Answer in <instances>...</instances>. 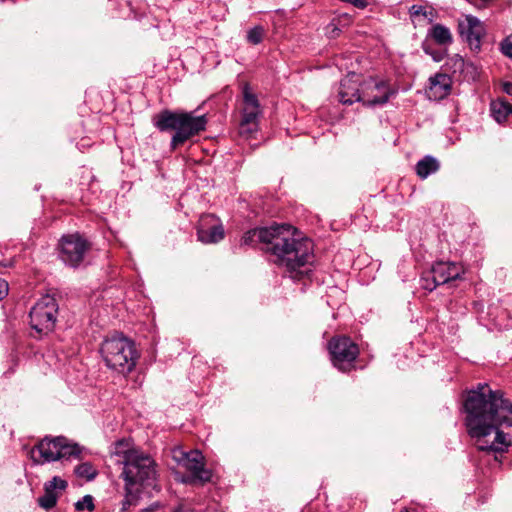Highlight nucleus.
Returning <instances> with one entry per match:
<instances>
[{"mask_svg":"<svg viewBox=\"0 0 512 512\" xmlns=\"http://www.w3.org/2000/svg\"><path fill=\"white\" fill-rule=\"evenodd\" d=\"M465 425L481 451L503 453L512 445V436L499 430L512 427V402L501 390L479 383L468 392L464 402Z\"/></svg>","mask_w":512,"mask_h":512,"instance_id":"f257e3e1","label":"nucleus"},{"mask_svg":"<svg viewBox=\"0 0 512 512\" xmlns=\"http://www.w3.org/2000/svg\"><path fill=\"white\" fill-rule=\"evenodd\" d=\"M273 257V262L285 267L289 276L300 280L310 271L312 263V241L300 237L288 224L255 228L247 231L241 238V246H257Z\"/></svg>","mask_w":512,"mask_h":512,"instance_id":"f03ea898","label":"nucleus"},{"mask_svg":"<svg viewBox=\"0 0 512 512\" xmlns=\"http://www.w3.org/2000/svg\"><path fill=\"white\" fill-rule=\"evenodd\" d=\"M122 476L125 481V499L123 510L136 505L139 495L148 488L156 487V463L146 453L139 449H128L123 452Z\"/></svg>","mask_w":512,"mask_h":512,"instance_id":"7ed1b4c3","label":"nucleus"},{"mask_svg":"<svg viewBox=\"0 0 512 512\" xmlns=\"http://www.w3.org/2000/svg\"><path fill=\"white\" fill-rule=\"evenodd\" d=\"M152 121L161 132L174 131L170 142L171 150H176L204 131L208 122L205 115L195 116L193 112H176L168 109L156 114Z\"/></svg>","mask_w":512,"mask_h":512,"instance_id":"20e7f679","label":"nucleus"},{"mask_svg":"<svg viewBox=\"0 0 512 512\" xmlns=\"http://www.w3.org/2000/svg\"><path fill=\"white\" fill-rule=\"evenodd\" d=\"M100 353L109 369L124 375L135 368L139 358L135 343L122 333L107 336L101 344Z\"/></svg>","mask_w":512,"mask_h":512,"instance_id":"39448f33","label":"nucleus"},{"mask_svg":"<svg viewBox=\"0 0 512 512\" xmlns=\"http://www.w3.org/2000/svg\"><path fill=\"white\" fill-rule=\"evenodd\" d=\"M331 362L341 372H349L355 368V360L359 355L358 345L347 336H336L328 342Z\"/></svg>","mask_w":512,"mask_h":512,"instance_id":"423d86ee","label":"nucleus"},{"mask_svg":"<svg viewBox=\"0 0 512 512\" xmlns=\"http://www.w3.org/2000/svg\"><path fill=\"white\" fill-rule=\"evenodd\" d=\"M240 113V134L249 137L258 130L259 118L262 115V107L257 95L252 92L248 84H245L242 89Z\"/></svg>","mask_w":512,"mask_h":512,"instance_id":"0eeeda50","label":"nucleus"},{"mask_svg":"<svg viewBox=\"0 0 512 512\" xmlns=\"http://www.w3.org/2000/svg\"><path fill=\"white\" fill-rule=\"evenodd\" d=\"M58 314V303L55 293L51 290L42 294L34 304V331L40 335H47L55 327Z\"/></svg>","mask_w":512,"mask_h":512,"instance_id":"6e6552de","label":"nucleus"},{"mask_svg":"<svg viewBox=\"0 0 512 512\" xmlns=\"http://www.w3.org/2000/svg\"><path fill=\"white\" fill-rule=\"evenodd\" d=\"M90 248L91 244L78 233L63 235L59 241V257L65 265L76 269Z\"/></svg>","mask_w":512,"mask_h":512,"instance_id":"1a4fd4ad","label":"nucleus"},{"mask_svg":"<svg viewBox=\"0 0 512 512\" xmlns=\"http://www.w3.org/2000/svg\"><path fill=\"white\" fill-rule=\"evenodd\" d=\"M361 103L367 107L382 106L386 104L395 93L389 84L383 80L368 78L362 81Z\"/></svg>","mask_w":512,"mask_h":512,"instance_id":"9d476101","label":"nucleus"},{"mask_svg":"<svg viewBox=\"0 0 512 512\" xmlns=\"http://www.w3.org/2000/svg\"><path fill=\"white\" fill-rule=\"evenodd\" d=\"M173 458L191 472L194 480L202 483L211 480V471L205 468L204 457L199 450L185 452L181 449H175L173 451Z\"/></svg>","mask_w":512,"mask_h":512,"instance_id":"9b49d317","label":"nucleus"},{"mask_svg":"<svg viewBox=\"0 0 512 512\" xmlns=\"http://www.w3.org/2000/svg\"><path fill=\"white\" fill-rule=\"evenodd\" d=\"M458 31L460 36L468 43L473 51H480L482 38L485 35L484 24L473 15H466L464 19L459 20Z\"/></svg>","mask_w":512,"mask_h":512,"instance_id":"f8f14e48","label":"nucleus"},{"mask_svg":"<svg viewBox=\"0 0 512 512\" xmlns=\"http://www.w3.org/2000/svg\"><path fill=\"white\" fill-rule=\"evenodd\" d=\"M463 274V266L456 262L439 261L428 271V276H431L432 280L440 285L460 279Z\"/></svg>","mask_w":512,"mask_h":512,"instance_id":"ddd939ff","label":"nucleus"},{"mask_svg":"<svg viewBox=\"0 0 512 512\" xmlns=\"http://www.w3.org/2000/svg\"><path fill=\"white\" fill-rule=\"evenodd\" d=\"M361 85L362 81L359 75L355 73L348 74L340 82L338 91L339 101L345 105L361 102Z\"/></svg>","mask_w":512,"mask_h":512,"instance_id":"4468645a","label":"nucleus"},{"mask_svg":"<svg viewBox=\"0 0 512 512\" xmlns=\"http://www.w3.org/2000/svg\"><path fill=\"white\" fill-rule=\"evenodd\" d=\"M213 215H205L201 218L197 228L198 240L205 244L217 243L224 238V229L221 224L213 223Z\"/></svg>","mask_w":512,"mask_h":512,"instance_id":"2eb2a0df","label":"nucleus"},{"mask_svg":"<svg viewBox=\"0 0 512 512\" xmlns=\"http://www.w3.org/2000/svg\"><path fill=\"white\" fill-rule=\"evenodd\" d=\"M452 89V79L446 73H436L429 78L428 96L434 100L447 97Z\"/></svg>","mask_w":512,"mask_h":512,"instance_id":"dca6fc26","label":"nucleus"},{"mask_svg":"<svg viewBox=\"0 0 512 512\" xmlns=\"http://www.w3.org/2000/svg\"><path fill=\"white\" fill-rule=\"evenodd\" d=\"M61 443H64V436L55 438L45 437L34 446V449L37 448L43 462L56 461L59 460V448H61Z\"/></svg>","mask_w":512,"mask_h":512,"instance_id":"f3484780","label":"nucleus"},{"mask_svg":"<svg viewBox=\"0 0 512 512\" xmlns=\"http://www.w3.org/2000/svg\"><path fill=\"white\" fill-rule=\"evenodd\" d=\"M439 168V161L435 157L427 155L417 162L415 171L420 179H426L431 174L436 173Z\"/></svg>","mask_w":512,"mask_h":512,"instance_id":"a211bd4d","label":"nucleus"},{"mask_svg":"<svg viewBox=\"0 0 512 512\" xmlns=\"http://www.w3.org/2000/svg\"><path fill=\"white\" fill-rule=\"evenodd\" d=\"M427 37L438 45L448 46L453 42V36L448 27L442 24H434L428 31Z\"/></svg>","mask_w":512,"mask_h":512,"instance_id":"6ab92c4d","label":"nucleus"},{"mask_svg":"<svg viewBox=\"0 0 512 512\" xmlns=\"http://www.w3.org/2000/svg\"><path fill=\"white\" fill-rule=\"evenodd\" d=\"M490 111L492 117L498 122L502 123L512 115V104L504 99H497L491 102Z\"/></svg>","mask_w":512,"mask_h":512,"instance_id":"aec40b11","label":"nucleus"},{"mask_svg":"<svg viewBox=\"0 0 512 512\" xmlns=\"http://www.w3.org/2000/svg\"><path fill=\"white\" fill-rule=\"evenodd\" d=\"M81 452L82 448L77 443L64 437V443H61V448H59V460L79 459Z\"/></svg>","mask_w":512,"mask_h":512,"instance_id":"412c9836","label":"nucleus"},{"mask_svg":"<svg viewBox=\"0 0 512 512\" xmlns=\"http://www.w3.org/2000/svg\"><path fill=\"white\" fill-rule=\"evenodd\" d=\"M68 484L67 481L64 479H61L58 476L53 477L50 481H47L44 484V491L48 495H53L56 497V500L61 495V492H63L67 488Z\"/></svg>","mask_w":512,"mask_h":512,"instance_id":"4be33fe9","label":"nucleus"},{"mask_svg":"<svg viewBox=\"0 0 512 512\" xmlns=\"http://www.w3.org/2000/svg\"><path fill=\"white\" fill-rule=\"evenodd\" d=\"M74 473L77 477L86 479L87 481L93 480L98 472L97 469L90 462H83L74 468Z\"/></svg>","mask_w":512,"mask_h":512,"instance_id":"5701e85b","label":"nucleus"},{"mask_svg":"<svg viewBox=\"0 0 512 512\" xmlns=\"http://www.w3.org/2000/svg\"><path fill=\"white\" fill-rule=\"evenodd\" d=\"M265 30L262 26H255L247 32V41L250 44L257 45L262 42Z\"/></svg>","mask_w":512,"mask_h":512,"instance_id":"b1692460","label":"nucleus"},{"mask_svg":"<svg viewBox=\"0 0 512 512\" xmlns=\"http://www.w3.org/2000/svg\"><path fill=\"white\" fill-rule=\"evenodd\" d=\"M423 51L430 55L435 62H440L444 59L446 51L433 48L427 40L422 43Z\"/></svg>","mask_w":512,"mask_h":512,"instance_id":"393cba45","label":"nucleus"},{"mask_svg":"<svg viewBox=\"0 0 512 512\" xmlns=\"http://www.w3.org/2000/svg\"><path fill=\"white\" fill-rule=\"evenodd\" d=\"M57 503L56 497L45 493L43 496L38 498V504L41 508L46 511L52 509Z\"/></svg>","mask_w":512,"mask_h":512,"instance_id":"a878e982","label":"nucleus"},{"mask_svg":"<svg viewBox=\"0 0 512 512\" xmlns=\"http://www.w3.org/2000/svg\"><path fill=\"white\" fill-rule=\"evenodd\" d=\"M75 509L77 511H83L85 509L92 511L94 509L93 497L91 495H85L81 500L75 503Z\"/></svg>","mask_w":512,"mask_h":512,"instance_id":"bb28decb","label":"nucleus"},{"mask_svg":"<svg viewBox=\"0 0 512 512\" xmlns=\"http://www.w3.org/2000/svg\"><path fill=\"white\" fill-rule=\"evenodd\" d=\"M447 65H451L453 73H456L457 71L462 72L467 64L461 56L454 55L447 63Z\"/></svg>","mask_w":512,"mask_h":512,"instance_id":"cd10ccee","label":"nucleus"},{"mask_svg":"<svg viewBox=\"0 0 512 512\" xmlns=\"http://www.w3.org/2000/svg\"><path fill=\"white\" fill-rule=\"evenodd\" d=\"M421 281H422V287L428 291H433L437 286L440 285V284H436L432 280L431 276H428V272L423 274Z\"/></svg>","mask_w":512,"mask_h":512,"instance_id":"c85d7f7f","label":"nucleus"},{"mask_svg":"<svg viewBox=\"0 0 512 512\" xmlns=\"http://www.w3.org/2000/svg\"><path fill=\"white\" fill-rule=\"evenodd\" d=\"M501 52L512 59V41L509 38L504 39L500 44Z\"/></svg>","mask_w":512,"mask_h":512,"instance_id":"c756f323","label":"nucleus"},{"mask_svg":"<svg viewBox=\"0 0 512 512\" xmlns=\"http://www.w3.org/2000/svg\"><path fill=\"white\" fill-rule=\"evenodd\" d=\"M409 12H410L411 16H420V15L426 16L427 15L426 9L420 5L411 6Z\"/></svg>","mask_w":512,"mask_h":512,"instance_id":"7c9ffc66","label":"nucleus"},{"mask_svg":"<svg viewBox=\"0 0 512 512\" xmlns=\"http://www.w3.org/2000/svg\"><path fill=\"white\" fill-rule=\"evenodd\" d=\"M8 294V283L0 279V300L4 299Z\"/></svg>","mask_w":512,"mask_h":512,"instance_id":"2f4dec72","label":"nucleus"},{"mask_svg":"<svg viewBox=\"0 0 512 512\" xmlns=\"http://www.w3.org/2000/svg\"><path fill=\"white\" fill-rule=\"evenodd\" d=\"M503 91L508 94L512 95V83L511 82H505L503 84Z\"/></svg>","mask_w":512,"mask_h":512,"instance_id":"473e14b6","label":"nucleus"},{"mask_svg":"<svg viewBox=\"0 0 512 512\" xmlns=\"http://www.w3.org/2000/svg\"><path fill=\"white\" fill-rule=\"evenodd\" d=\"M159 507L160 505L158 503H154L149 507L142 509L141 512H155Z\"/></svg>","mask_w":512,"mask_h":512,"instance_id":"72a5a7b5","label":"nucleus"},{"mask_svg":"<svg viewBox=\"0 0 512 512\" xmlns=\"http://www.w3.org/2000/svg\"><path fill=\"white\" fill-rule=\"evenodd\" d=\"M23 449L26 451V456L32 459V448H29L27 444L23 445Z\"/></svg>","mask_w":512,"mask_h":512,"instance_id":"f704fd0d","label":"nucleus"},{"mask_svg":"<svg viewBox=\"0 0 512 512\" xmlns=\"http://www.w3.org/2000/svg\"><path fill=\"white\" fill-rule=\"evenodd\" d=\"M27 316L28 318L32 319V308L29 311H27Z\"/></svg>","mask_w":512,"mask_h":512,"instance_id":"c9c22d12","label":"nucleus"},{"mask_svg":"<svg viewBox=\"0 0 512 512\" xmlns=\"http://www.w3.org/2000/svg\"><path fill=\"white\" fill-rule=\"evenodd\" d=\"M3 265H4V266H11V265H12V262H11V261H9V262H5V263H3Z\"/></svg>","mask_w":512,"mask_h":512,"instance_id":"e433bc0d","label":"nucleus"}]
</instances>
